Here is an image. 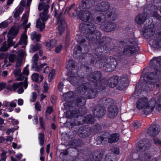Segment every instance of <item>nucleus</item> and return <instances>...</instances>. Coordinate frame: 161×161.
<instances>
[{
	"label": "nucleus",
	"mask_w": 161,
	"mask_h": 161,
	"mask_svg": "<svg viewBox=\"0 0 161 161\" xmlns=\"http://www.w3.org/2000/svg\"><path fill=\"white\" fill-rule=\"evenodd\" d=\"M68 75L69 77L67 80L68 81L74 86H78L76 91L83 96L77 99L76 103L73 102L65 103L64 105L65 108L67 110L68 105L69 109L73 107L74 108H76V106H83L86 103L85 98L92 99L95 97L97 91V89L93 90V88H91L92 84L87 82L83 83L82 81L84 78L79 76H76L77 74H75L72 71L69 72Z\"/></svg>",
	"instance_id": "f257e3e1"
},
{
	"label": "nucleus",
	"mask_w": 161,
	"mask_h": 161,
	"mask_svg": "<svg viewBox=\"0 0 161 161\" xmlns=\"http://www.w3.org/2000/svg\"><path fill=\"white\" fill-rule=\"evenodd\" d=\"M87 112L86 108L81 107L78 109V111L75 110L69 111L66 114L67 117L71 118L70 125L71 126L80 125L86 123L87 124H93L95 121L94 117L92 115H88L84 119L82 116Z\"/></svg>",
	"instance_id": "f03ea898"
},
{
	"label": "nucleus",
	"mask_w": 161,
	"mask_h": 161,
	"mask_svg": "<svg viewBox=\"0 0 161 161\" xmlns=\"http://www.w3.org/2000/svg\"><path fill=\"white\" fill-rule=\"evenodd\" d=\"M102 49L100 48V47L96 48L95 51L97 52L95 53L96 56H97L96 58H98V61H97L96 62L94 60L95 58L91 54H88L89 56L90 59H91L90 64H94L95 63L97 66L99 68H102L103 67H105V69L106 72H110L113 70L116 67L117 63L116 60L114 59H106L101 56L102 55Z\"/></svg>",
	"instance_id": "7ed1b4c3"
},
{
	"label": "nucleus",
	"mask_w": 161,
	"mask_h": 161,
	"mask_svg": "<svg viewBox=\"0 0 161 161\" xmlns=\"http://www.w3.org/2000/svg\"><path fill=\"white\" fill-rule=\"evenodd\" d=\"M101 17L98 16L97 17V20L95 22L96 24L100 25V27L103 31L109 32L114 30L115 27L116 25L113 23H106L107 20L114 21L116 19L117 15L114 12H111L108 11L107 12L105 15L101 13Z\"/></svg>",
	"instance_id": "20e7f679"
},
{
	"label": "nucleus",
	"mask_w": 161,
	"mask_h": 161,
	"mask_svg": "<svg viewBox=\"0 0 161 161\" xmlns=\"http://www.w3.org/2000/svg\"><path fill=\"white\" fill-rule=\"evenodd\" d=\"M155 99L152 98L149 100L145 97L139 98L136 101L135 106L138 110L143 109V112L146 114H151L155 107Z\"/></svg>",
	"instance_id": "39448f33"
},
{
	"label": "nucleus",
	"mask_w": 161,
	"mask_h": 161,
	"mask_svg": "<svg viewBox=\"0 0 161 161\" xmlns=\"http://www.w3.org/2000/svg\"><path fill=\"white\" fill-rule=\"evenodd\" d=\"M49 8L48 5L43 2L40 3L39 4L38 10L40 11L43 9V11L40 14V18L36 21V27L41 31L44 29L45 26L44 22L47 20L49 17L48 14Z\"/></svg>",
	"instance_id": "423d86ee"
},
{
	"label": "nucleus",
	"mask_w": 161,
	"mask_h": 161,
	"mask_svg": "<svg viewBox=\"0 0 161 161\" xmlns=\"http://www.w3.org/2000/svg\"><path fill=\"white\" fill-rule=\"evenodd\" d=\"M18 33V30L14 27H12L8 33L7 42H4L0 48V51H6L11 46L14 45L15 42L13 41V39L14 38Z\"/></svg>",
	"instance_id": "0eeeda50"
},
{
	"label": "nucleus",
	"mask_w": 161,
	"mask_h": 161,
	"mask_svg": "<svg viewBox=\"0 0 161 161\" xmlns=\"http://www.w3.org/2000/svg\"><path fill=\"white\" fill-rule=\"evenodd\" d=\"M73 14L74 15L79 16L82 20L85 22H88L87 23H86V24L85 23L84 24V25H85L84 28H88V24L90 23H93L91 22L92 21L96 23L95 22L97 20V18L95 20L93 18L94 15L88 10H81L80 11L78 10V11H75ZM83 25L84 24L80 25V26H83Z\"/></svg>",
	"instance_id": "6e6552de"
},
{
	"label": "nucleus",
	"mask_w": 161,
	"mask_h": 161,
	"mask_svg": "<svg viewBox=\"0 0 161 161\" xmlns=\"http://www.w3.org/2000/svg\"><path fill=\"white\" fill-rule=\"evenodd\" d=\"M88 29H86L85 36L90 40L94 41L98 40L101 37V35L100 32L95 30L96 26L93 23L88 24Z\"/></svg>",
	"instance_id": "1a4fd4ad"
},
{
	"label": "nucleus",
	"mask_w": 161,
	"mask_h": 161,
	"mask_svg": "<svg viewBox=\"0 0 161 161\" xmlns=\"http://www.w3.org/2000/svg\"><path fill=\"white\" fill-rule=\"evenodd\" d=\"M155 73H151L147 77H144V80L146 81V88L145 90L149 91L152 89V85L156 82L158 80V75L161 73V71H158V70L156 69Z\"/></svg>",
	"instance_id": "9d476101"
},
{
	"label": "nucleus",
	"mask_w": 161,
	"mask_h": 161,
	"mask_svg": "<svg viewBox=\"0 0 161 161\" xmlns=\"http://www.w3.org/2000/svg\"><path fill=\"white\" fill-rule=\"evenodd\" d=\"M125 47H124L123 53L125 55H130L135 52V48L137 46V40L134 37L132 36L128 40L125 42Z\"/></svg>",
	"instance_id": "9b49d317"
},
{
	"label": "nucleus",
	"mask_w": 161,
	"mask_h": 161,
	"mask_svg": "<svg viewBox=\"0 0 161 161\" xmlns=\"http://www.w3.org/2000/svg\"><path fill=\"white\" fill-rule=\"evenodd\" d=\"M102 75L101 72L99 71H96L93 72L91 73L87 77L88 80L90 82H96L93 84V85L97 88H99L100 90H103L105 88V86L101 85L99 86L97 83H101V81L100 80L102 78Z\"/></svg>",
	"instance_id": "f8f14e48"
},
{
	"label": "nucleus",
	"mask_w": 161,
	"mask_h": 161,
	"mask_svg": "<svg viewBox=\"0 0 161 161\" xmlns=\"http://www.w3.org/2000/svg\"><path fill=\"white\" fill-rule=\"evenodd\" d=\"M24 84L23 82L14 83L12 85H8L7 86V89L10 91H15L17 89V92L19 94H21L23 92Z\"/></svg>",
	"instance_id": "ddd939ff"
},
{
	"label": "nucleus",
	"mask_w": 161,
	"mask_h": 161,
	"mask_svg": "<svg viewBox=\"0 0 161 161\" xmlns=\"http://www.w3.org/2000/svg\"><path fill=\"white\" fill-rule=\"evenodd\" d=\"M143 35L148 38L151 37L155 32V29L153 25H145L142 30Z\"/></svg>",
	"instance_id": "4468645a"
},
{
	"label": "nucleus",
	"mask_w": 161,
	"mask_h": 161,
	"mask_svg": "<svg viewBox=\"0 0 161 161\" xmlns=\"http://www.w3.org/2000/svg\"><path fill=\"white\" fill-rule=\"evenodd\" d=\"M110 7V4L107 1L102 2L99 3L95 8V13L100 14V12H105L109 9Z\"/></svg>",
	"instance_id": "2eb2a0df"
},
{
	"label": "nucleus",
	"mask_w": 161,
	"mask_h": 161,
	"mask_svg": "<svg viewBox=\"0 0 161 161\" xmlns=\"http://www.w3.org/2000/svg\"><path fill=\"white\" fill-rule=\"evenodd\" d=\"M120 83H118V89L120 90L124 89L128 86L129 83L128 75L127 74L123 75L120 77Z\"/></svg>",
	"instance_id": "dca6fc26"
},
{
	"label": "nucleus",
	"mask_w": 161,
	"mask_h": 161,
	"mask_svg": "<svg viewBox=\"0 0 161 161\" xmlns=\"http://www.w3.org/2000/svg\"><path fill=\"white\" fill-rule=\"evenodd\" d=\"M106 110L104 107L99 104L96 106L93 111V114L98 118L102 117L105 114Z\"/></svg>",
	"instance_id": "f3484780"
},
{
	"label": "nucleus",
	"mask_w": 161,
	"mask_h": 161,
	"mask_svg": "<svg viewBox=\"0 0 161 161\" xmlns=\"http://www.w3.org/2000/svg\"><path fill=\"white\" fill-rule=\"evenodd\" d=\"M83 1L80 4L79 7L75 10V11L81 10L83 9H89L94 4V0H85Z\"/></svg>",
	"instance_id": "a211bd4d"
},
{
	"label": "nucleus",
	"mask_w": 161,
	"mask_h": 161,
	"mask_svg": "<svg viewBox=\"0 0 161 161\" xmlns=\"http://www.w3.org/2000/svg\"><path fill=\"white\" fill-rule=\"evenodd\" d=\"M22 64L21 60H19L17 61L16 65V69L14 71V74L17 77V80H24V76L22 77V75L20 74L21 69L20 67Z\"/></svg>",
	"instance_id": "6ab92c4d"
},
{
	"label": "nucleus",
	"mask_w": 161,
	"mask_h": 161,
	"mask_svg": "<svg viewBox=\"0 0 161 161\" xmlns=\"http://www.w3.org/2000/svg\"><path fill=\"white\" fill-rule=\"evenodd\" d=\"M160 131L159 126L156 125H153L149 127L147 131V134L151 136H155L158 135Z\"/></svg>",
	"instance_id": "aec40b11"
},
{
	"label": "nucleus",
	"mask_w": 161,
	"mask_h": 161,
	"mask_svg": "<svg viewBox=\"0 0 161 161\" xmlns=\"http://www.w3.org/2000/svg\"><path fill=\"white\" fill-rule=\"evenodd\" d=\"M150 146L146 141H140L136 146V150L139 152H142L148 149Z\"/></svg>",
	"instance_id": "412c9836"
},
{
	"label": "nucleus",
	"mask_w": 161,
	"mask_h": 161,
	"mask_svg": "<svg viewBox=\"0 0 161 161\" xmlns=\"http://www.w3.org/2000/svg\"><path fill=\"white\" fill-rule=\"evenodd\" d=\"M118 112V109L117 106L114 105L108 107V115L110 118H114L117 114Z\"/></svg>",
	"instance_id": "4be33fe9"
},
{
	"label": "nucleus",
	"mask_w": 161,
	"mask_h": 161,
	"mask_svg": "<svg viewBox=\"0 0 161 161\" xmlns=\"http://www.w3.org/2000/svg\"><path fill=\"white\" fill-rule=\"evenodd\" d=\"M114 103V101L112 98L108 97H104L100 100L99 104L102 105L103 106H104L109 107V106L114 105L113 104Z\"/></svg>",
	"instance_id": "5701e85b"
},
{
	"label": "nucleus",
	"mask_w": 161,
	"mask_h": 161,
	"mask_svg": "<svg viewBox=\"0 0 161 161\" xmlns=\"http://www.w3.org/2000/svg\"><path fill=\"white\" fill-rule=\"evenodd\" d=\"M27 36L26 34L24 33L22 35L19 42L14 46V48H16L19 45H22V47H25L27 44Z\"/></svg>",
	"instance_id": "b1692460"
},
{
	"label": "nucleus",
	"mask_w": 161,
	"mask_h": 161,
	"mask_svg": "<svg viewBox=\"0 0 161 161\" xmlns=\"http://www.w3.org/2000/svg\"><path fill=\"white\" fill-rule=\"evenodd\" d=\"M119 77L117 76H114L109 79L107 83L111 87L114 88L116 86L118 82Z\"/></svg>",
	"instance_id": "393cba45"
},
{
	"label": "nucleus",
	"mask_w": 161,
	"mask_h": 161,
	"mask_svg": "<svg viewBox=\"0 0 161 161\" xmlns=\"http://www.w3.org/2000/svg\"><path fill=\"white\" fill-rule=\"evenodd\" d=\"M47 65L46 63L38 64L37 63H33L31 65V69L36 71L40 72Z\"/></svg>",
	"instance_id": "a878e982"
},
{
	"label": "nucleus",
	"mask_w": 161,
	"mask_h": 161,
	"mask_svg": "<svg viewBox=\"0 0 161 161\" xmlns=\"http://www.w3.org/2000/svg\"><path fill=\"white\" fill-rule=\"evenodd\" d=\"M66 24L65 21H60L58 22V27L57 31L60 35L64 31Z\"/></svg>",
	"instance_id": "bb28decb"
},
{
	"label": "nucleus",
	"mask_w": 161,
	"mask_h": 161,
	"mask_svg": "<svg viewBox=\"0 0 161 161\" xmlns=\"http://www.w3.org/2000/svg\"><path fill=\"white\" fill-rule=\"evenodd\" d=\"M147 15L146 13H143L138 15L136 18V22L140 25L143 23L146 20Z\"/></svg>",
	"instance_id": "cd10ccee"
},
{
	"label": "nucleus",
	"mask_w": 161,
	"mask_h": 161,
	"mask_svg": "<svg viewBox=\"0 0 161 161\" xmlns=\"http://www.w3.org/2000/svg\"><path fill=\"white\" fill-rule=\"evenodd\" d=\"M161 31L158 32L156 37L153 40L152 44L153 46H161Z\"/></svg>",
	"instance_id": "c85d7f7f"
},
{
	"label": "nucleus",
	"mask_w": 161,
	"mask_h": 161,
	"mask_svg": "<svg viewBox=\"0 0 161 161\" xmlns=\"http://www.w3.org/2000/svg\"><path fill=\"white\" fill-rule=\"evenodd\" d=\"M102 156V155L99 151H97L93 154V155L92 156V159L91 158L90 159L87 160L86 161H100V159L101 158Z\"/></svg>",
	"instance_id": "c756f323"
},
{
	"label": "nucleus",
	"mask_w": 161,
	"mask_h": 161,
	"mask_svg": "<svg viewBox=\"0 0 161 161\" xmlns=\"http://www.w3.org/2000/svg\"><path fill=\"white\" fill-rule=\"evenodd\" d=\"M119 139V134L117 133L113 134L111 135V137L108 139V141L109 143H113L117 142Z\"/></svg>",
	"instance_id": "7c9ffc66"
},
{
	"label": "nucleus",
	"mask_w": 161,
	"mask_h": 161,
	"mask_svg": "<svg viewBox=\"0 0 161 161\" xmlns=\"http://www.w3.org/2000/svg\"><path fill=\"white\" fill-rule=\"evenodd\" d=\"M66 67L68 70H73L75 68V63L72 60L67 61L66 63Z\"/></svg>",
	"instance_id": "2f4dec72"
},
{
	"label": "nucleus",
	"mask_w": 161,
	"mask_h": 161,
	"mask_svg": "<svg viewBox=\"0 0 161 161\" xmlns=\"http://www.w3.org/2000/svg\"><path fill=\"white\" fill-rule=\"evenodd\" d=\"M74 96V93L72 92H69L64 94L63 96L64 100L65 101H69V99L72 98Z\"/></svg>",
	"instance_id": "473e14b6"
},
{
	"label": "nucleus",
	"mask_w": 161,
	"mask_h": 161,
	"mask_svg": "<svg viewBox=\"0 0 161 161\" xmlns=\"http://www.w3.org/2000/svg\"><path fill=\"white\" fill-rule=\"evenodd\" d=\"M23 11V8L21 7H17L14 12V16L17 18Z\"/></svg>",
	"instance_id": "72a5a7b5"
},
{
	"label": "nucleus",
	"mask_w": 161,
	"mask_h": 161,
	"mask_svg": "<svg viewBox=\"0 0 161 161\" xmlns=\"http://www.w3.org/2000/svg\"><path fill=\"white\" fill-rule=\"evenodd\" d=\"M152 63V64H156L157 66L158 65H159L160 67L161 65V57H154L151 61V63Z\"/></svg>",
	"instance_id": "f704fd0d"
},
{
	"label": "nucleus",
	"mask_w": 161,
	"mask_h": 161,
	"mask_svg": "<svg viewBox=\"0 0 161 161\" xmlns=\"http://www.w3.org/2000/svg\"><path fill=\"white\" fill-rule=\"evenodd\" d=\"M41 36L40 34H37L36 32H33L31 34V38L32 40L35 39L38 42L40 41Z\"/></svg>",
	"instance_id": "c9c22d12"
},
{
	"label": "nucleus",
	"mask_w": 161,
	"mask_h": 161,
	"mask_svg": "<svg viewBox=\"0 0 161 161\" xmlns=\"http://www.w3.org/2000/svg\"><path fill=\"white\" fill-rule=\"evenodd\" d=\"M41 47V46L39 43H37L35 45H32L30 47V52L31 53H34L35 51L39 50Z\"/></svg>",
	"instance_id": "e433bc0d"
},
{
	"label": "nucleus",
	"mask_w": 161,
	"mask_h": 161,
	"mask_svg": "<svg viewBox=\"0 0 161 161\" xmlns=\"http://www.w3.org/2000/svg\"><path fill=\"white\" fill-rule=\"evenodd\" d=\"M29 14V10L25 12V13L23 14L22 19V20L23 21V25H24L26 24L28 22Z\"/></svg>",
	"instance_id": "4c0bfd02"
},
{
	"label": "nucleus",
	"mask_w": 161,
	"mask_h": 161,
	"mask_svg": "<svg viewBox=\"0 0 161 161\" xmlns=\"http://www.w3.org/2000/svg\"><path fill=\"white\" fill-rule=\"evenodd\" d=\"M29 67V65H28V64L27 65H26V66L24 69L23 71V74H22L20 73V74L21 75H22V77L24 76V79L25 78V81L27 79V78L24 76L23 75H25L26 76H27L29 75V68H28Z\"/></svg>",
	"instance_id": "58836bf2"
},
{
	"label": "nucleus",
	"mask_w": 161,
	"mask_h": 161,
	"mask_svg": "<svg viewBox=\"0 0 161 161\" xmlns=\"http://www.w3.org/2000/svg\"><path fill=\"white\" fill-rule=\"evenodd\" d=\"M155 104L156 109L158 111L161 110V99L158 98L157 101L155 100Z\"/></svg>",
	"instance_id": "ea45409f"
},
{
	"label": "nucleus",
	"mask_w": 161,
	"mask_h": 161,
	"mask_svg": "<svg viewBox=\"0 0 161 161\" xmlns=\"http://www.w3.org/2000/svg\"><path fill=\"white\" fill-rule=\"evenodd\" d=\"M39 144L41 146L43 145L44 143V135L42 133H40L39 134Z\"/></svg>",
	"instance_id": "a19ab883"
},
{
	"label": "nucleus",
	"mask_w": 161,
	"mask_h": 161,
	"mask_svg": "<svg viewBox=\"0 0 161 161\" xmlns=\"http://www.w3.org/2000/svg\"><path fill=\"white\" fill-rule=\"evenodd\" d=\"M81 49L79 46H77L75 47L74 48V51L73 52L74 55H76L78 54H80L81 53Z\"/></svg>",
	"instance_id": "79ce46f5"
},
{
	"label": "nucleus",
	"mask_w": 161,
	"mask_h": 161,
	"mask_svg": "<svg viewBox=\"0 0 161 161\" xmlns=\"http://www.w3.org/2000/svg\"><path fill=\"white\" fill-rule=\"evenodd\" d=\"M79 136L81 137H86L87 136H88L90 135V133L89 132H87V133H86V131L85 132V130H83L81 131V132H80L79 131Z\"/></svg>",
	"instance_id": "37998d69"
},
{
	"label": "nucleus",
	"mask_w": 161,
	"mask_h": 161,
	"mask_svg": "<svg viewBox=\"0 0 161 161\" xmlns=\"http://www.w3.org/2000/svg\"><path fill=\"white\" fill-rule=\"evenodd\" d=\"M31 78L33 81L38 82L39 81V74L37 73H33L31 76Z\"/></svg>",
	"instance_id": "c03bdc74"
},
{
	"label": "nucleus",
	"mask_w": 161,
	"mask_h": 161,
	"mask_svg": "<svg viewBox=\"0 0 161 161\" xmlns=\"http://www.w3.org/2000/svg\"><path fill=\"white\" fill-rule=\"evenodd\" d=\"M8 25V24L7 22L4 21L3 22L0 24V28H5L7 27Z\"/></svg>",
	"instance_id": "a18cd8bd"
},
{
	"label": "nucleus",
	"mask_w": 161,
	"mask_h": 161,
	"mask_svg": "<svg viewBox=\"0 0 161 161\" xmlns=\"http://www.w3.org/2000/svg\"><path fill=\"white\" fill-rule=\"evenodd\" d=\"M16 58V56L14 54H12L10 55L9 57V61L10 62H13L14 61Z\"/></svg>",
	"instance_id": "49530a36"
},
{
	"label": "nucleus",
	"mask_w": 161,
	"mask_h": 161,
	"mask_svg": "<svg viewBox=\"0 0 161 161\" xmlns=\"http://www.w3.org/2000/svg\"><path fill=\"white\" fill-rule=\"evenodd\" d=\"M141 125L140 122L139 121H137L134 122L133 124V126L135 129H137L139 128Z\"/></svg>",
	"instance_id": "de8ad7c7"
},
{
	"label": "nucleus",
	"mask_w": 161,
	"mask_h": 161,
	"mask_svg": "<svg viewBox=\"0 0 161 161\" xmlns=\"http://www.w3.org/2000/svg\"><path fill=\"white\" fill-rule=\"evenodd\" d=\"M7 152L5 151H3L2 153L1 154V158L0 160H6V153Z\"/></svg>",
	"instance_id": "09e8293b"
},
{
	"label": "nucleus",
	"mask_w": 161,
	"mask_h": 161,
	"mask_svg": "<svg viewBox=\"0 0 161 161\" xmlns=\"http://www.w3.org/2000/svg\"><path fill=\"white\" fill-rule=\"evenodd\" d=\"M48 88L49 86H48L47 83L46 82H45L43 86V89L42 91L43 92H47V91Z\"/></svg>",
	"instance_id": "8fccbe9b"
},
{
	"label": "nucleus",
	"mask_w": 161,
	"mask_h": 161,
	"mask_svg": "<svg viewBox=\"0 0 161 161\" xmlns=\"http://www.w3.org/2000/svg\"><path fill=\"white\" fill-rule=\"evenodd\" d=\"M38 55L37 54H34L32 57V62L33 63H37V61L38 59Z\"/></svg>",
	"instance_id": "3c124183"
},
{
	"label": "nucleus",
	"mask_w": 161,
	"mask_h": 161,
	"mask_svg": "<svg viewBox=\"0 0 161 161\" xmlns=\"http://www.w3.org/2000/svg\"><path fill=\"white\" fill-rule=\"evenodd\" d=\"M62 49V45L61 44L58 45L56 47L55 51L56 53H58L60 52Z\"/></svg>",
	"instance_id": "603ef678"
},
{
	"label": "nucleus",
	"mask_w": 161,
	"mask_h": 161,
	"mask_svg": "<svg viewBox=\"0 0 161 161\" xmlns=\"http://www.w3.org/2000/svg\"><path fill=\"white\" fill-rule=\"evenodd\" d=\"M152 16L154 17V18H156L158 19L161 21V17L156 12L153 13Z\"/></svg>",
	"instance_id": "864d4df0"
},
{
	"label": "nucleus",
	"mask_w": 161,
	"mask_h": 161,
	"mask_svg": "<svg viewBox=\"0 0 161 161\" xmlns=\"http://www.w3.org/2000/svg\"><path fill=\"white\" fill-rule=\"evenodd\" d=\"M151 158V157L150 155L148 154H145L144 156H143L142 159V160H143L144 161H147L148 159H150Z\"/></svg>",
	"instance_id": "5fc2aeb1"
},
{
	"label": "nucleus",
	"mask_w": 161,
	"mask_h": 161,
	"mask_svg": "<svg viewBox=\"0 0 161 161\" xmlns=\"http://www.w3.org/2000/svg\"><path fill=\"white\" fill-rule=\"evenodd\" d=\"M4 64L3 65V67L4 69L6 68V67L10 65V63H8L7 59H5L4 61Z\"/></svg>",
	"instance_id": "6e6d98bb"
},
{
	"label": "nucleus",
	"mask_w": 161,
	"mask_h": 161,
	"mask_svg": "<svg viewBox=\"0 0 161 161\" xmlns=\"http://www.w3.org/2000/svg\"><path fill=\"white\" fill-rule=\"evenodd\" d=\"M35 108L38 111H41V106L38 102H37L35 105Z\"/></svg>",
	"instance_id": "4d7b16f0"
},
{
	"label": "nucleus",
	"mask_w": 161,
	"mask_h": 161,
	"mask_svg": "<svg viewBox=\"0 0 161 161\" xmlns=\"http://www.w3.org/2000/svg\"><path fill=\"white\" fill-rule=\"evenodd\" d=\"M49 42L52 48L54 47L56 44L57 41L55 39L50 40Z\"/></svg>",
	"instance_id": "13d9d810"
},
{
	"label": "nucleus",
	"mask_w": 161,
	"mask_h": 161,
	"mask_svg": "<svg viewBox=\"0 0 161 161\" xmlns=\"http://www.w3.org/2000/svg\"><path fill=\"white\" fill-rule=\"evenodd\" d=\"M39 122L41 127L42 129H44L45 128V126L44 124V120L42 117H39Z\"/></svg>",
	"instance_id": "bf43d9fd"
},
{
	"label": "nucleus",
	"mask_w": 161,
	"mask_h": 161,
	"mask_svg": "<svg viewBox=\"0 0 161 161\" xmlns=\"http://www.w3.org/2000/svg\"><path fill=\"white\" fill-rule=\"evenodd\" d=\"M17 101L16 100H14L13 101H12L10 103H9V106L11 107H15L16 106Z\"/></svg>",
	"instance_id": "052dcab7"
},
{
	"label": "nucleus",
	"mask_w": 161,
	"mask_h": 161,
	"mask_svg": "<svg viewBox=\"0 0 161 161\" xmlns=\"http://www.w3.org/2000/svg\"><path fill=\"white\" fill-rule=\"evenodd\" d=\"M85 41V39H82V37L81 36H79L78 39L77 40L78 42L80 44L84 42Z\"/></svg>",
	"instance_id": "680f3d73"
},
{
	"label": "nucleus",
	"mask_w": 161,
	"mask_h": 161,
	"mask_svg": "<svg viewBox=\"0 0 161 161\" xmlns=\"http://www.w3.org/2000/svg\"><path fill=\"white\" fill-rule=\"evenodd\" d=\"M64 87V84L62 82H60L59 83L58 85V90L62 92Z\"/></svg>",
	"instance_id": "e2e57ef3"
},
{
	"label": "nucleus",
	"mask_w": 161,
	"mask_h": 161,
	"mask_svg": "<svg viewBox=\"0 0 161 161\" xmlns=\"http://www.w3.org/2000/svg\"><path fill=\"white\" fill-rule=\"evenodd\" d=\"M37 95L36 93H35V92H33L32 93V97L31 98V102H34L35 101V100L37 98Z\"/></svg>",
	"instance_id": "0e129e2a"
},
{
	"label": "nucleus",
	"mask_w": 161,
	"mask_h": 161,
	"mask_svg": "<svg viewBox=\"0 0 161 161\" xmlns=\"http://www.w3.org/2000/svg\"><path fill=\"white\" fill-rule=\"evenodd\" d=\"M53 111V108L52 107H48L46 110V114H50Z\"/></svg>",
	"instance_id": "69168bd1"
},
{
	"label": "nucleus",
	"mask_w": 161,
	"mask_h": 161,
	"mask_svg": "<svg viewBox=\"0 0 161 161\" xmlns=\"http://www.w3.org/2000/svg\"><path fill=\"white\" fill-rule=\"evenodd\" d=\"M93 129L94 130V131L95 132H97L99 131V130L100 129L101 126H100V125L98 124V125H96V126H95L93 127Z\"/></svg>",
	"instance_id": "338daca9"
},
{
	"label": "nucleus",
	"mask_w": 161,
	"mask_h": 161,
	"mask_svg": "<svg viewBox=\"0 0 161 161\" xmlns=\"http://www.w3.org/2000/svg\"><path fill=\"white\" fill-rule=\"evenodd\" d=\"M55 72V70L54 69H53L51 72L49 74L48 78L51 79L54 75Z\"/></svg>",
	"instance_id": "774afa93"
}]
</instances>
